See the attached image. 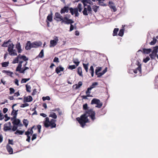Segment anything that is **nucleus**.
<instances>
[{
	"label": "nucleus",
	"mask_w": 158,
	"mask_h": 158,
	"mask_svg": "<svg viewBox=\"0 0 158 158\" xmlns=\"http://www.w3.org/2000/svg\"><path fill=\"white\" fill-rule=\"evenodd\" d=\"M2 72L3 73H6L7 74V75H9V76L10 75L11 76V75L13 74L12 72H11L9 71H6V70H3L2 71Z\"/></svg>",
	"instance_id": "39"
},
{
	"label": "nucleus",
	"mask_w": 158,
	"mask_h": 158,
	"mask_svg": "<svg viewBox=\"0 0 158 158\" xmlns=\"http://www.w3.org/2000/svg\"><path fill=\"white\" fill-rule=\"evenodd\" d=\"M64 69V68L61 65H60L56 68L55 72L57 74H59L60 72L63 71Z\"/></svg>",
	"instance_id": "14"
},
{
	"label": "nucleus",
	"mask_w": 158,
	"mask_h": 158,
	"mask_svg": "<svg viewBox=\"0 0 158 158\" xmlns=\"http://www.w3.org/2000/svg\"><path fill=\"white\" fill-rule=\"evenodd\" d=\"M25 135L27 136V138L26 139V141L28 142H30V141L31 137L29 135H27L26 133H25Z\"/></svg>",
	"instance_id": "58"
},
{
	"label": "nucleus",
	"mask_w": 158,
	"mask_h": 158,
	"mask_svg": "<svg viewBox=\"0 0 158 158\" xmlns=\"http://www.w3.org/2000/svg\"><path fill=\"white\" fill-rule=\"evenodd\" d=\"M26 89L27 92H30L31 91V87L30 85H28L27 84L26 85Z\"/></svg>",
	"instance_id": "44"
},
{
	"label": "nucleus",
	"mask_w": 158,
	"mask_h": 158,
	"mask_svg": "<svg viewBox=\"0 0 158 158\" xmlns=\"http://www.w3.org/2000/svg\"><path fill=\"white\" fill-rule=\"evenodd\" d=\"M99 6L96 5H93L92 6L91 8L95 13H96L99 9Z\"/></svg>",
	"instance_id": "25"
},
{
	"label": "nucleus",
	"mask_w": 158,
	"mask_h": 158,
	"mask_svg": "<svg viewBox=\"0 0 158 158\" xmlns=\"http://www.w3.org/2000/svg\"><path fill=\"white\" fill-rule=\"evenodd\" d=\"M91 97V95L89 94H88L86 96L83 95L81 96L82 98L83 99H88L87 98V97Z\"/></svg>",
	"instance_id": "56"
},
{
	"label": "nucleus",
	"mask_w": 158,
	"mask_h": 158,
	"mask_svg": "<svg viewBox=\"0 0 158 158\" xmlns=\"http://www.w3.org/2000/svg\"><path fill=\"white\" fill-rule=\"evenodd\" d=\"M77 73L80 76L82 77H83V75L82 74V70L81 67H78L77 69Z\"/></svg>",
	"instance_id": "24"
},
{
	"label": "nucleus",
	"mask_w": 158,
	"mask_h": 158,
	"mask_svg": "<svg viewBox=\"0 0 158 158\" xmlns=\"http://www.w3.org/2000/svg\"><path fill=\"white\" fill-rule=\"evenodd\" d=\"M51 98L49 96H47L46 97H42L43 101H44L46 100H50Z\"/></svg>",
	"instance_id": "50"
},
{
	"label": "nucleus",
	"mask_w": 158,
	"mask_h": 158,
	"mask_svg": "<svg viewBox=\"0 0 158 158\" xmlns=\"http://www.w3.org/2000/svg\"><path fill=\"white\" fill-rule=\"evenodd\" d=\"M12 123L13 125L12 130L15 131L17 130L18 127H21L23 126V125L21 123L20 120L18 118L13 121L12 122Z\"/></svg>",
	"instance_id": "5"
},
{
	"label": "nucleus",
	"mask_w": 158,
	"mask_h": 158,
	"mask_svg": "<svg viewBox=\"0 0 158 158\" xmlns=\"http://www.w3.org/2000/svg\"><path fill=\"white\" fill-rule=\"evenodd\" d=\"M56 120L54 119H52L50 121V123L51 125V128H55L56 127V124L55 123Z\"/></svg>",
	"instance_id": "19"
},
{
	"label": "nucleus",
	"mask_w": 158,
	"mask_h": 158,
	"mask_svg": "<svg viewBox=\"0 0 158 158\" xmlns=\"http://www.w3.org/2000/svg\"><path fill=\"white\" fill-rule=\"evenodd\" d=\"M53 62H57V63L59 62V58L56 57H55L54 58L53 60Z\"/></svg>",
	"instance_id": "60"
},
{
	"label": "nucleus",
	"mask_w": 158,
	"mask_h": 158,
	"mask_svg": "<svg viewBox=\"0 0 158 158\" xmlns=\"http://www.w3.org/2000/svg\"><path fill=\"white\" fill-rule=\"evenodd\" d=\"M44 56V50L42 49L41 50L38 56H36V58L37 57H40L41 58H42Z\"/></svg>",
	"instance_id": "27"
},
{
	"label": "nucleus",
	"mask_w": 158,
	"mask_h": 158,
	"mask_svg": "<svg viewBox=\"0 0 158 158\" xmlns=\"http://www.w3.org/2000/svg\"><path fill=\"white\" fill-rule=\"evenodd\" d=\"M19 110H15L14 109H12V110L11 112V115H13L14 116H17V115L18 114V111Z\"/></svg>",
	"instance_id": "30"
},
{
	"label": "nucleus",
	"mask_w": 158,
	"mask_h": 158,
	"mask_svg": "<svg viewBox=\"0 0 158 158\" xmlns=\"http://www.w3.org/2000/svg\"><path fill=\"white\" fill-rule=\"evenodd\" d=\"M100 102V100L98 99L94 98H93L91 101V104L92 105L94 104H97L98 103Z\"/></svg>",
	"instance_id": "21"
},
{
	"label": "nucleus",
	"mask_w": 158,
	"mask_h": 158,
	"mask_svg": "<svg viewBox=\"0 0 158 158\" xmlns=\"http://www.w3.org/2000/svg\"><path fill=\"white\" fill-rule=\"evenodd\" d=\"M87 3H88L90 5H93V2L90 0H83Z\"/></svg>",
	"instance_id": "54"
},
{
	"label": "nucleus",
	"mask_w": 158,
	"mask_h": 158,
	"mask_svg": "<svg viewBox=\"0 0 158 158\" xmlns=\"http://www.w3.org/2000/svg\"><path fill=\"white\" fill-rule=\"evenodd\" d=\"M143 52L145 54H148L152 51V50L151 48L146 49L145 48H143Z\"/></svg>",
	"instance_id": "23"
},
{
	"label": "nucleus",
	"mask_w": 158,
	"mask_h": 158,
	"mask_svg": "<svg viewBox=\"0 0 158 158\" xmlns=\"http://www.w3.org/2000/svg\"><path fill=\"white\" fill-rule=\"evenodd\" d=\"M11 125V123L10 122L6 123L4 125V130L5 131H9L10 132L15 131L12 130Z\"/></svg>",
	"instance_id": "6"
},
{
	"label": "nucleus",
	"mask_w": 158,
	"mask_h": 158,
	"mask_svg": "<svg viewBox=\"0 0 158 158\" xmlns=\"http://www.w3.org/2000/svg\"><path fill=\"white\" fill-rule=\"evenodd\" d=\"M20 54H19V55L16 57L15 59H14L12 62L13 64H15L18 63L19 62V56H20Z\"/></svg>",
	"instance_id": "36"
},
{
	"label": "nucleus",
	"mask_w": 158,
	"mask_h": 158,
	"mask_svg": "<svg viewBox=\"0 0 158 158\" xmlns=\"http://www.w3.org/2000/svg\"><path fill=\"white\" fill-rule=\"evenodd\" d=\"M46 120L44 122V125L45 127L48 128V127L50 126L51 127V124L50 122V121L48 117H46L45 118Z\"/></svg>",
	"instance_id": "12"
},
{
	"label": "nucleus",
	"mask_w": 158,
	"mask_h": 158,
	"mask_svg": "<svg viewBox=\"0 0 158 158\" xmlns=\"http://www.w3.org/2000/svg\"><path fill=\"white\" fill-rule=\"evenodd\" d=\"M20 59H23L24 61H26L28 60V59L25 56L23 55L21 56L20 57H19Z\"/></svg>",
	"instance_id": "48"
},
{
	"label": "nucleus",
	"mask_w": 158,
	"mask_h": 158,
	"mask_svg": "<svg viewBox=\"0 0 158 158\" xmlns=\"http://www.w3.org/2000/svg\"><path fill=\"white\" fill-rule=\"evenodd\" d=\"M110 8L111 9H113L114 12H115L117 10V9L114 5V6H111V7Z\"/></svg>",
	"instance_id": "64"
},
{
	"label": "nucleus",
	"mask_w": 158,
	"mask_h": 158,
	"mask_svg": "<svg viewBox=\"0 0 158 158\" xmlns=\"http://www.w3.org/2000/svg\"><path fill=\"white\" fill-rule=\"evenodd\" d=\"M119 30V29L118 28H115L114 29L113 33V36H116L117 35V33Z\"/></svg>",
	"instance_id": "35"
},
{
	"label": "nucleus",
	"mask_w": 158,
	"mask_h": 158,
	"mask_svg": "<svg viewBox=\"0 0 158 158\" xmlns=\"http://www.w3.org/2000/svg\"><path fill=\"white\" fill-rule=\"evenodd\" d=\"M76 66L75 65H70L68 66V68L69 69H71V70H73V69H74L76 68Z\"/></svg>",
	"instance_id": "51"
},
{
	"label": "nucleus",
	"mask_w": 158,
	"mask_h": 158,
	"mask_svg": "<svg viewBox=\"0 0 158 158\" xmlns=\"http://www.w3.org/2000/svg\"><path fill=\"white\" fill-rule=\"evenodd\" d=\"M4 117H5L4 120L5 121H7L10 118V117L8 116L7 114H6L4 115Z\"/></svg>",
	"instance_id": "59"
},
{
	"label": "nucleus",
	"mask_w": 158,
	"mask_h": 158,
	"mask_svg": "<svg viewBox=\"0 0 158 158\" xmlns=\"http://www.w3.org/2000/svg\"><path fill=\"white\" fill-rule=\"evenodd\" d=\"M141 64H139L138 65V66L137 68L135 70L132 69L131 70L133 71L134 73H137L138 71H139L140 72V73H141Z\"/></svg>",
	"instance_id": "15"
},
{
	"label": "nucleus",
	"mask_w": 158,
	"mask_h": 158,
	"mask_svg": "<svg viewBox=\"0 0 158 158\" xmlns=\"http://www.w3.org/2000/svg\"><path fill=\"white\" fill-rule=\"evenodd\" d=\"M32 98L31 96H28L27 97H24L23 102H30L32 101Z\"/></svg>",
	"instance_id": "13"
},
{
	"label": "nucleus",
	"mask_w": 158,
	"mask_h": 158,
	"mask_svg": "<svg viewBox=\"0 0 158 158\" xmlns=\"http://www.w3.org/2000/svg\"><path fill=\"white\" fill-rule=\"evenodd\" d=\"M84 114H85L86 116L87 117H89L91 120L94 121L95 119V111L92 109H90L85 112Z\"/></svg>",
	"instance_id": "4"
},
{
	"label": "nucleus",
	"mask_w": 158,
	"mask_h": 158,
	"mask_svg": "<svg viewBox=\"0 0 158 158\" xmlns=\"http://www.w3.org/2000/svg\"><path fill=\"white\" fill-rule=\"evenodd\" d=\"M28 69L29 68L28 67H23L22 69V70L20 72V73H24L25 71Z\"/></svg>",
	"instance_id": "40"
},
{
	"label": "nucleus",
	"mask_w": 158,
	"mask_h": 158,
	"mask_svg": "<svg viewBox=\"0 0 158 158\" xmlns=\"http://www.w3.org/2000/svg\"><path fill=\"white\" fill-rule=\"evenodd\" d=\"M102 110H99L98 112L96 115H98V116H99L100 115L104 114H102Z\"/></svg>",
	"instance_id": "52"
},
{
	"label": "nucleus",
	"mask_w": 158,
	"mask_h": 158,
	"mask_svg": "<svg viewBox=\"0 0 158 158\" xmlns=\"http://www.w3.org/2000/svg\"><path fill=\"white\" fill-rule=\"evenodd\" d=\"M157 41V40L154 37L153 39V40L151 41L149 43L151 45H153L155 44Z\"/></svg>",
	"instance_id": "37"
},
{
	"label": "nucleus",
	"mask_w": 158,
	"mask_h": 158,
	"mask_svg": "<svg viewBox=\"0 0 158 158\" xmlns=\"http://www.w3.org/2000/svg\"><path fill=\"white\" fill-rule=\"evenodd\" d=\"M24 131H22L17 129V130L15 132V134L22 135L24 133Z\"/></svg>",
	"instance_id": "29"
},
{
	"label": "nucleus",
	"mask_w": 158,
	"mask_h": 158,
	"mask_svg": "<svg viewBox=\"0 0 158 158\" xmlns=\"http://www.w3.org/2000/svg\"><path fill=\"white\" fill-rule=\"evenodd\" d=\"M30 79V78H23L21 81V83H23L26 82L27 81H29Z\"/></svg>",
	"instance_id": "45"
},
{
	"label": "nucleus",
	"mask_w": 158,
	"mask_h": 158,
	"mask_svg": "<svg viewBox=\"0 0 158 158\" xmlns=\"http://www.w3.org/2000/svg\"><path fill=\"white\" fill-rule=\"evenodd\" d=\"M156 55L157 54L152 52L151 54L149 55V56L152 59H154Z\"/></svg>",
	"instance_id": "47"
},
{
	"label": "nucleus",
	"mask_w": 158,
	"mask_h": 158,
	"mask_svg": "<svg viewBox=\"0 0 158 158\" xmlns=\"http://www.w3.org/2000/svg\"><path fill=\"white\" fill-rule=\"evenodd\" d=\"M9 62L8 61H6L3 62L1 63L2 66L3 67H6L8 66Z\"/></svg>",
	"instance_id": "31"
},
{
	"label": "nucleus",
	"mask_w": 158,
	"mask_h": 158,
	"mask_svg": "<svg viewBox=\"0 0 158 158\" xmlns=\"http://www.w3.org/2000/svg\"><path fill=\"white\" fill-rule=\"evenodd\" d=\"M89 63H88L87 64H85L84 63H83V66L85 70V71L86 72H87L88 71V65Z\"/></svg>",
	"instance_id": "38"
},
{
	"label": "nucleus",
	"mask_w": 158,
	"mask_h": 158,
	"mask_svg": "<svg viewBox=\"0 0 158 158\" xmlns=\"http://www.w3.org/2000/svg\"><path fill=\"white\" fill-rule=\"evenodd\" d=\"M98 85V83L97 82H94L93 83L92 85L90 86L92 89L95 87V86L97 85Z\"/></svg>",
	"instance_id": "53"
},
{
	"label": "nucleus",
	"mask_w": 158,
	"mask_h": 158,
	"mask_svg": "<svg viewBox=\"0 0 158 158\" xmlns=\"http://www.w3.org/2000/svg\"><path fill=\"white\" fill-rule=\"evenodd\" d=\"M97 105H96L95 106L96 107H97L98 108H101V106H102V102H101L100 101V102H98V103L96 104Z\"/></svg>",
	"instance_id": "49"
},
{
	"label": "nucleus",
	"mask_w": 158,
	"mask_h": 158,
	"mask_svg": "<svg viewBox=\"0 0 158 158\" xmlns=\"http://www.w3.org/2000/svg\"><path fill=\"white\" fill-rule=\"evenodd\" d=\"M62 23H64L66 24H72L74 23V21L71 19H69V20L65 21L64 20V19H63L62 21L61 22Z\"/></svg>",
	"instance_id": "16"
},
{
	"label": "nucleus",
	"mask_w": 158,
	"mask_h": 158,
	"mask_svg": "<svg viewBox=\"0 0 158 158\" xmlns=\"http://www.w3.org/2000/svg\"><path fill=\"white\" fill-rule=\"evenodd\" d=\"M54 19L57 22L62 21L63 18L60 14L58 12H56L55 13L54 17Z\"/></svg>",
	"instance_id": "8"
},
{
	"label": "nucleus",
	"mask_w": 158,
	"mask_h": 158,
	"mask_svg": "<svg viewBox=\"0 0 158 158\" xmlns=\"http://www.w3.org/2000/svg\"><path fill=\"white\" fill-rule=\"evenodd\" d=\"M73 61L74 63L76 64L77 66H78L80 63V61H79L78 59L77 58H76L74 59H73Z\"/></svg>",
	"instance_id": "28"
},
{
	"label": "nucleus",
	"mask_w": 158,
	"mask_h": 158,
	"mask_svg": "<svg viewBox=\"0 0 158 158\" xmlns=\"http://www.w3.org/2000/svg\"><path fill=\"white\" fill-rule=\"evenodd\" d=\"M32 43H31V42L29 41L27 42L26 43V45L25 47V49L26 50H29L32 48H33L32 46Z\"/></svg>",
	"instance_id": "10"
},
{
	"label": "nucleus",
	"mask_w": 158,
	"mask_h": 158,
	"mask_svg": "<svg viewBox=\"0 0 158 158\" xmlns=\"http://www.w3.org/2000/svg\"><path fill=\"white\" fill-rule=\"evenodd\" d=\"M16 48L18 50V52L19 53H21L22 50L21 48V46L19 42H17L16 45Z\"/></svg>",
	"instance_id": "20"
},
{
	"label": "nucleus",
	"mask_w": 158,
	"mask_h": 158,
	"mask_svg": "<svg viewBox=\"0 0 158 158\" xmlns=\"http://www.w3.org/2000/svg\"><path fill=\"white\" fill-rule=\"evenodd\" d=\"M81 2L83 3L84 8L82 11L84 15L87 16L88 14H92V10L91 6L90 5H87L86 2L83 0H81Z\"/></svg>",
	"instance_id": "2"
},
{
	"label": "nucleus",
	"mask_w": 158,
	"mask_h": 158,
	"mask_svg": "<svg viewBox=\"0 0 158 158\" xmlns=\"http://www.w3.org/2000/svg\"><path fill=\"white\" fill-rule=\"evenodd\" d=\"M49 116L50 117H51L54 119H56L57 118V115H56V114L54 113H53L52 114H50Z\"/></svg>",
	"instance_id": "42"
},
{
	"label": "nucleus",
	"mask_w": 158,
	"mask_h": 158,
	"mask_svg": "<svg viewBox=\"0 0 158 158\" xmlns=\"http://www.w3.org/2000/svg\"><path fill=\"white\" fill-rule=\"evenodd\" d=\"M75 16L78 17L79 15V14L78 12V9L77 8H75V12H74Z\"/></svg>",
	"instance_id": "43"
},
{
	"label": "nucleus",
	"mask_w": 158,
	"mask_h": 158,
	"mask_svg": "<svg viewBox=\"0 0 158 158\" xmlns=\"http://www.w3.org/2000/svg\"><path fill=\"white\" fill-rule=\"evenodd\" d=\"M76 119L82 127H84L86 123L89 122V120L87 116H86L85 114H84L81 115L80 118H77Z\"/></svg>",
	"instance_id": "3"
},
{
	"label": "nucleus",
	"mask_w": 158,
	"mask_h": 158,
	"mask_svg": "<svg viewBox=\"0 0 158 158\" xmlns=\"http://www.w3.org/2000/svg\"><path fill=\"white\" fill-rule=\"evenodd\" d=\"M102 69V67H97L95 70V73L97 74Z\"/></svg>",
	"instance_id": "41"
},
{
	"label": "nucleus",
	"mask_w": 158,
	"mask_h": 158,
	"mask_svg": "<svg viewBox=\"0 0 158 158\" xmlns=\"http://www.w3.org/2000/svg\"><path fill=\"white\" fill-rule=\"evenodd\" d=\"M52 12L51 11L50 14H49L47 16L46 20L49 21L50 22H51L52 20Z\"/></svg>",
	"instance_id": "22"
},
{
	"label": "nucleus",
	"mask_w": 158,
	"mask_h": 158,
	"mask_svg": "<svg viewBox=\"0 0 158 158\" xmlns=\"http://www.w3.org/2000/svg\"><path fill=\"white\" fill-rule=\"evenodd\" d=\"M88 105L87 103H85L83 105V108L85 110H86L88 109Z\"/></svg>",
	"instance_id": "61"
},
{
	"label": "nucleus",
	"mask_w": 158,
	"mask_h": 158,
	"mask_svg": "<svg viewBox=\"0 0 158 158\" xmlns=\"http://www.w3.org/2000/svg\"><path fill=\"white\" fill-rule=\"evenodd\" d=\"M124 28L120 29L118 32V35L121 37L124 34Z\"/></svg>",
	"instance_id": "32"
},
{
	"label": "nucleus",
	"mask_w": 158,
	"mask_h": 158,
	"mask_svg": "<svg viewBox=\"0 0 158 158\" xmlns=\"http://www.w3.org/2000/svg\"><path fill=\"white\" fill-rule=\"evenodd\" d=\"M36 136H37V134H34L33 135L32 138H31V140L32 141L33 140H34L36 138Z\"/></svg>",
	"instance_id": "62"
},
{
	"label": "nucleus",
	"mask_w": 158,
	"mask_h": 158,
	"mask_svg": "<svg viewBox=\"0 0 158 158\" xmlns=\"http://www.w3.org/2000/svg\"><path fill=\"white\" fill-rule=\"evenodd\" d=\"M6 149L9 154H11L13 153V150L12 147L9 144H7L6 146Z\"/></svg>",
	"instance_id": "18"
},
{
	"label": "nucleus",
	"mask_w": 158,
	"mask_h": 158,
	"mask_svg": "<svg viewBox=\"0 0 158 158\" xmlns=\"http://www.w3.org/2000/svg\"><path fill=\"white\" fill-rule=\"evenodd\" d=\"M158 52V46H156L155 47H153V50L152 52L157 54Z\"/></svg>",
	"instance_id": "26"
},
{
	"label": "nucleus",
	"mask_w": 158,
	"mask_h": 158,
	"mask_svg": "<svg viewBox=\"0 0 158 158\" xmlns=\"http://www.w3.org/2000/svg\"><path fill=\"white\" fill-rule=\"evenodd\" d=\"M9 89L10 90V94L14 93L15 91L14 89L12 88H10Z\"/></svg>",
	"instance_id": "57"
},
{
	"label": "nucleus",
	"mask_w": 158,
	"mask_h": 158,
	"mask_svg": "<svg viewBox=\"0 0 158 158\" xmlns=\"http://www.w3.org/2000/svg\"><path fill=\"white\" fill-rule=\"evenodd\" d=\"M2 46L4 47H8L7 51L9 52V54L10 55L15 56L17 55L16 50L13 49L14 45L10 40L7 41H5L4 43L2 45Z\"/></svg>",
	"instance_id": "1"
},
{
	"label": "nucleus",
	"mask_w": 158,
	"mask_h": 158,
	"mask_svg": "<svg viewBox=\"0 0 158 158\" xmlns=\"http://www.w3.org/2000/svg\"><path fill=\"white\" fill-rule=\"evenodd\" d=\"M23 124L26 127H27L28 125L29 122L27 119H23Z\"/></svg>",
	"instance_id": "34"
},
{
	"label": "nucleus",
	"mask_w": 158,
	"mask_h": 158,
	"mask_svg": "<svg viewBox=\"0 0 158 158\" xmlns=\"http://www.w3.org/2000/svg\"><path fill=\"white\" fill-rule=\"evenodd\" d=\"M69 10L70 12L71 15H73L75 12V8L73 9L72 7H69Z\"/></svg>",
	"instance_id": "46"
},
{
	"label": "nucleus",
	"mask_w": 158,
	"mask_h": 158,
	"mask_svg": "<svg viewBox=\"0 0 158 158\" xmlns=\"http://www.w3.org/2000/svg\"><path fill=\"white\" fill-rule=\"evenodd\" d=\"M69 7L68 6H65L62 8L60 10V13L61 14H64L65 13H67L69 12Z\"/></svg>",
	"instance_id": "9"
},
{
	"label": "nucleus",
	"mask_w": 158,
	"mask_h": 158,
	"mask_svg": "<svg viewBox=\"0 0 158 158\" xmlns=\"http://www.w3.org/2000/svg\"><path fill=\"white\" fill-rule=\"evenodd\" d=\"M58 40V38L57 36H55L54 39L51 40L50 41V47L52 48L55 47L56 45Z\"/></svg>",
	"instance_id": "7"
},
{
	"label": "nucleus",
	"mask_w": 158,
	"mask_h": 158,
	"mask_svg": "<svg viewBox=\"0 0 158 158\" xmlns=\"http://www.w3.org/2000/svg\"><path fill=\"white\" fill-rule=\"evenodd\" d=\"M150 60V58L148 56H147L145 59H143V62L145 63H146L148 61Z\"/></svg>",
	"instance_id": "55"
},
{
	"label": "nucleus",
	"mask_w": 158,
	"mask_h": 158,
	"mask_svg": "<svg viewBox=\"0 0 158 158\" xmlns=\"http://www.w3.org/2000/svg\"><path fill=\"white\" fill-rule=\"evenodd\" d=\"M33 133V130L32 129H30V128H29L27 131L25 132V133L27 134V135H29L30 134H31L32 135Z\"/></svg>",
	"instance_id": "33"
},
{
	"label": "nucleus",
	"mask_w": 158,
	"mask_h": 158,
	"mask_svg": "<svg viewBox=\"0 0 158 158\" xmlns=\"http://www.w3.org/2000/svg\"><path fill=\"white\" fill-rule=\"evenodd\" d=\"M29 104L27 103H26L24 104H23L21 105L20 106V107L23 108L26 106H29Z\"/></svg>",
	"instance_id": "63"
},
{
	"label": "nucleus",
	"mask_w": 158,
	"mask_h": 158,
	"mask_svg": "<svg viewBox=\"0 0 158 158\" xmlns=\"http://www.w3.org/2000/svg\"><path fill=\"white\" fill-rule=\"evenodd\" d=\"M42 44L41 41H35L32 42V46L33 48H37L41 46Z\"/></svg>",
	"instance_id": "11"
},
{
	"label": "nucleus",
	"mask_w": 158,
	"mask_h": 158,
	"mask_svg": "<svg viewBox=\"0 0 158 158\" xmlns=\"http://www.w3.org/2000/svg\"><path fill=\"white\" fill-rule=\"evenodd\" d=\"M82 85V82L81 81H79L78 84H76L74 85L73 88H74L75 89H79Z\"/></svg>",
	"instance_id": "17"
}]
</instances>
